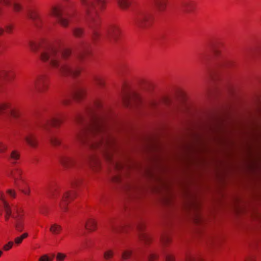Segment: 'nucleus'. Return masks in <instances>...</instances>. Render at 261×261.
Segmentation results:
<instances>
[{
	"instance_id": "nucleus-1",
	"label": "nucleus",
	"mask_w": 261,
	"mask_h": 261,
	"mask_svg": "<svg viewBox=\"0 0 261 261\" xmlns=\"http://www.w3.org/2000/svg\"><path fill=\"white\" fill-rule=\"evenodd\" d=\"M3 208L5 221L8 222L12 217L15 220V229L19 232L22 231L25 226V212L24 208L21 206L16 205L14 207L12 213L10 205L5 201L3 203Z\"/></svg>"
},
{
	"instance_id": "nucleus-2",
	"label": "nucleus",
	"mask_w": 261,
	"mask_h": 261,
	"mask_svg": "<svg viewBox=\"0 0 261 261\" xmlns=\"http://www.w3.org/2000/svg\"><path fill=\"white\" fill-rule=\"evenodd\" d=\"M152 17V15L149 12L138 10L134 14V23L137 27L145 29L150 25Z\"/></svg>"
},
{
	"instance_id": "nucleus-3",
	"label": "nucleus",
	"mask_w": 261,
	"mask_h": 261,
	"mask_svg": "<svg viewBox=\"0 0 261 261\" xmlns=\"http://www.w3.org/2000/svg\"><path fill=\"white\" fill-rule=\"evenodd\" d=\"M82 5L85 6V15L87 19L93 23H98L99 16L96 10L94 9V4L91 0H80Z\"/></svg>"
},
{
	"instance_id": "nucleus-4",
	"label": "nucleus",
	"mask_w": 261,
	"mask_h": 261,
	"mask_svg": "<svg viewBox=\"0 0 261 261\" xmlns=\"http://www.w3.org/2000/svg\"><path fill=\"white\" fill-rule=\"evenodd\" d=\"M49 87V79L44 74L39 75L34 81V89L38 93L46 92Z\"/></svg>"
},
{
	"instance_id": "nucleus-5",
	"label": "nucleus",
	"mask_w": 261,
	"mask_h": 261,
	"mask_svg": "<svg viewBox=\"0 0 261 261\" xmlns=\"http://www.w3.org/2000/svg\"><path fill=\"white\" fill-rule=\"evenodd\" d=\"M76 197V193L74 191H69L65 192L62 196L59 206L63 212L68 210V204Z\"/></svg>"
},
{
	"instance_id": "nucleus-6",
	"label": "nucleus",
	"mask_w": 261,
	"mask_h": 261,
	"mask_svg": "<svg viewBox=\"0 0 261 261\" xmlns=\"http://www.w3.org/2000/svg\"><path fill=\"white\" fill-rule=\"evenodd\" d=\"M23 171L21 169L15 168L12 169L8 174L9 177L14 179L15 185L17 187H21V182H24V178L22 176Z\"/></svg>"
},
{
	"instance_id": "nucleus-7",
	"label": "nucleus",
	"mask_w": 261,
	"mask_h": 261,
	"mask_svg": "<svg viewBox=\"0 0 261 261\" xmlns=\"http://www.w3.org/2000/svg\"><path fill=\"white\" fill-rule=\"evenodd\" d=\"M84 228L88 232L92 233L96 231L98 229L97 220L93 217L87 218L85 221Z\"/></svg>"
},
{
	"instance_id": "nucleus-8",
	"label": "nucleus",
	"mask_w": 261,
	"mask_h": 261,
	"mask_svg": "<svg viewBox=\"0 0 261 261\" xmlns=\"http://www.w3.org/2000/svg\"><path fill=\"white\" fill-rule=\"evenodd\" d=\"M122 98L124 106L127 107L129 105V83H124L122 88Z\"/></svg>"
},
{
	"instance_id": "nucleus-9",
	"label": "nucleus",
	"mask_w": 261,
	"mask_h": 261,
	"mask_svg": "<svg viewBox=\"0 0 261 261\" xmlns=\"http://www.w3.org/2000/svg\"><path fill=\"white\" fill-rule=\"evenodd\" d=\"M63 123L62 118L59 116H54L48 119L44 125V127L47 128L48 126L53 127H59Z\"/></svg>"
},
{
	"instance_id": "nucleus-10",
	"label": "nucleus",
	"mask_w": 261,
	"mask_h": 261,
	"mask_svg": "<svg viewBox=\"0 0 261 261\" xmlns=\"http://www.w3.org/2000/svg\"><path fill=\"white\" fill-rule=\"evenodd\" d=\"M15 74L12 70L2 69L0 70V81H9L14 79Z\"/></svg>"
},
{
	"instance_id": "nucleus-11",
	"label": "nucleus",
	"mask_w": 261,
	"mask_h": 261,
	"mask_svg": "<svg viewBox=\"0 0 261 261\" xmlns=\"http://www.w3.org/2000/svg\"><path fill=\"white\" fill-rule=\"evenodd\" d=\"M21 159V153L18 149L12 150L8 156V160L12 164H17Z\"/></svg>"
},
{
	"instance_id": "nucleus-12",
	"label": "nucleus",
	"mask_w": 261,
	"mask_h": 261,
	"mask_svg": "<svg viewBox=\"0 0 261 261\" xmlns=\"http://www.w3.org/2000/svg\"><path fill=\"white\" fill-rule=\"evenodd\" d=\"M57 53V50L55 48H51L47 51L42 52L40 55V60L43 62H47L50 60L52 57H54Z\"/></svg>"
},
{
	"instance_id": "nucleus-13",
	"label": "nucleus",
	"mask_w": 261,
	"mask_h": 261,
	"mask_svg": "<svg viewBox=\"0 0 261 261\" xmlns=\"http://www.w3.org/2000/svg\"><path fill=\"white\" fill-rule=\"evenodd\" d=\"M24 140L27 144L31 147L36 148L38 146V143L36 137L32 133L27 134L24 138Z\"/></svg>"
},
{
	"instance_id": "nucleus-14",
	"label": "nucleus",
	"mask_w": 261,
	"mask_h": 261,
	"mask_svg": "<svg viewBox=\"0 0 261 261\" xmlns=\"http://www.w3.org/2000/svg\"><path fill=\"white\" fill-rule=\"evenodd\" d=\"M63 14L62 7L60 5H53L50 10L49 15L51 16L60 18Z\"/></svg>"
},
{
	"instance_id": "nucleus-15",
	"label": "nucleus",
	"mask_w": 261,
	"mask_h": 261,
	"mask_svg": "<svg viewBox=\"0 0 261 261\" xmlns=\"http://www.w3.org/2000/svg\"><path fill=\"white\" fill-rule=\"evenodd\" d=\"M43 42V40H31L28 42L29 48L31 51L37 52Z\"/></svg>"
},
{
	"instance_id": "nucleus-16",
	"label": "nucleus",
	"mask_w": 261,
	"mask_h": 261,
	"mask_svg": "<svg viewBox=\"0 0 261 261\" xmlns=\"http://www.w3.org/2000/svg\"><path fill=\"white\" fill-rule=\"evenodd\" d=\"M49 231L52 235L58 236L63 231V227L58 223H53L49 226Z\"/></svg>"
},
{
	"instance_id": "nucleus-17",
	"label": "nucleus",
	"mask_w": 261,
	"mask_h": 261,
	"mask_svg": "<svg viewBox=\"0 0 261 261\" xmlns=\"http://www.w3.org/2000/svg\"><path fill=\"white\" fill-rule=\"evenodd\" d=\"M116 168L118 170H128L129 169V158L121 159L116 164Z\"/></svg>"
},
{
	"instance_id": "nucleus-18",
	"label": "nucleus",
	"mask_w": 261,
	"mask_h": 261,
	"mask_svg": "<svg viewBox=\"0 0 261 261\" xmlns=\"http://www.w3.org/2000/svg\"><path fill=\"white\" fill-rule=\"evenodd\" d=\"M193 9V4L189 1H183L180 6L181 11L185 13H190Z\"/></svg>"
},
{
	"instance_id": "nucleus-19",
	"label": "nucleus",
	"mask_w": 261,
	"mask_h": 261,
	"mask_svg": "<svg viewBox=\"0 0 261 261\" xmlns=\"http://www.w3.org/2000/svg\"><path fill=\"white\" fill-rule=\"evenodd\" d=\"M152 1L159 13L163 12L165 10L166 7V0H152Z\"/></svg>"
},
{
	"instance_id": "nucleus-20",
	"label": "nucleus",
	"mask_w": 261,
	"mask_h": 261,
	"mask_svg": "<svg viewBox=\"0 0 261 261\" xmlns=\"http://www.w3.org/2000/svg\"><path fill=\"white\" fill-rule=\"evenodd\" d=\"M115 255V250L112 249L106 250L103 253V259L105 261H112Z\"/></svg>"
},
{
	"instance_id": "nucleus-21",
	"label": "nucleus",
	"mask_w": 261,
	"mask_h": 261,
	"mask_svg": "<svg viewBox=\"0 0 261 261\" xmlns=\"http://www.w3.org/2000/svg\"><path fill=\"white\" fill-rule=\"evenodd\" d=\"M117 5L120 10L126 11L129 8V0H116Z\"/></svg>"
},
{
	"instance_id": "nucleus-22",
	"label": "nucleus",
	"mask_w": 261,
	"mask_h": 261,
	"mask_svg": "<svg viewBox=\"0 0 261 261\" xmlns=\"http://www.w3.org/2000/svg\"><path fill=\"white\" fill-rule=\"evenodd\" d=\"M22 193L26 196H30L31 194V189L28 182L24 180V182H21V187H18Z\"/></svg>"
},
{
	"instance_id": "nucleus-23",
	"label": "nucleus",
	"mask_w": 261,
	"mask_h": 261,
	"mask_svg": "<svg viewBox=\"0 0 261 261\" xmlns=\"http://www.w3.org/2000/svg\"><path fill=\"white\" fill-rule=\"evenodd\" d=\"M86 94L87 91L85 89H79L75 92L74 97L77 100H80L84 98Z\"/></svg>"
},
{
	"instance_id": "nucleus-24",
	"label": "nucleus",
	"mask_w": 261,
	"mask_h": 261,
	"mask_svg": "<svg viewBox=\"0 0 261 261\" xmlns=\"http://www.w3.org/2000/svg\"><path fill=\"white\" fill-rule=\"evenodd\" d=\"M60 71L64 75H71L72 69L69 65H63L60 68Z\"/></svg>"
},
{
	"instance_id": "nucleus-25",
	"label": "nucleus",
	"mask_w": 261,
	"mask_h": 261,
	"mask_svg": "<svg viewBox=\"0 0 261 261\" xmlns=\"http://www.w3.org/2000/svg\"><path fill=\"white\" fill-rule=\"evenodd\" d=\"M131 96L132 106L133 105V103H135L136 105H139L142 102V98L139 94L132 91Z\"/></svg>"
},
{
	"instance_id": "nucleus-26",
	"label": "nucleus",
	"mask_w": 261,
	"mask_h": 261,
	"mask_svg": "<svg viewBox=\"0 0 261 261\" xmlns=\"http://www.w3.org/2000/svg\"><path fill=\"white\" fill-rule=\"evenodd\" d=\"M140 239L145 244L149 243L151 240V238L149 234L145 232H141L139 234Z\"/></svg>"
},
{
	"instance_id": "nucleus-27",
	"label": "nucleus",
	"mask_w": 261,
	"mask_h": 261,
	"mask_svg": "<svg viewBox=\"0 0 261 261\" xmlns=\"http://www.w3.org/2000/svg\"><path fill=\"white\" fill-rule=\"evenodd\" d=\"M60 163L65 167H69L73 163L72 159L68 156H63L60 159Z\"/></svg>"
},
{
	"instance_id": "nucleus-28",
	"label": "nucleus",
	"mask_w": 261,
	"mask_h": 261,
	"mask_svg": "<svg viewBox=\"0 0 261 261\" xmlns=\"http://www.w3.org/2000/svg\"><path fill=\"white\" fill-rule=\"evenodd\" d=\"M29 236L28 232H24L21 236L17 237L14 239V243L16 245H18L22 243L23 240L27 238Z\"/></svg>"
},
{
	"instance_id": "nucleus-29",
	"label": "nucleus",
	"mask_w": 261,
	"mask_h": 261,
	"mask_svg": "<svg viewBox=\"0 0 261 261\" xmlns=\"http://www.w3.org/2000/svg\"><path fill=\"white\" fill-rule=\"evenodd\" d=\"M93 2L94 4V9L96 10V7H98L99 9H103L106 6V0H93Z\"/></svg>"
},
{
	"instance_id": "nucleus-30",
	"label": "nucleus",
	"mask_w": 261,
	"mask_h": 261,
	"mask_svg": "<svg viewBox=\"0 0 261 261\" xmlns=\"http://www.w3.org/2000/svg\"><path fill=\"white\" fill-rule=\"evenodd\" d=\"M130 258V251L126 249L122 251L121 256V261H127Z\"/></svg>"
},
{
	"instance_id": "nucleus-31",
	"label": "nucleus",
	"mask_w": 261,
	"mask_h": 261,
	"mask_svg": "<svg viewBox=\"0 0 261 261\" xmlns=\"http://www.w3.org/2000/svg\"><path fill=\"white\" fill-rule=\"evenodd\" d=\"M186 261H202V258L199 256L188 254L186 255Z\"/></svg>"
},
{
	"instance_id": "nucleus-32",
	"label": "nucleus",
	"mask_w": 261,
	"mask_h": 261,
	"mask_svg": "<svg viewBox=\"0 0 261 261\" xmlns=\"http://www.w3.org/2000/svg\"><path fill=\"white\" fill-rule=\"evenodd\" d=\"M11 103L9 102H2L0 103V113L4 112L11 108Z\"/></svg>"
},
{
	"instance_id": "nucleus-33",
	"label": "nucleus",
	"mask_w": 261,
	"mask_h": 261,
	"mask_svg": "<svg viewBox=\"0 0 261 261\" xmlns=\"http://www.w3.org/2000/svg\"><path fill=\"white\" fill-rule=\"evenodd\" d=\"M28 17L33 20H37L39 18V15L38 12L34 10H30L28 13Z\"/></svg>"
},
{
	"instance_id": "nucleus-34",
	"label": "nucleus",
	"mask_w": 261,
	"mask_h": 261,
	"mask_svg": "<svg viewBox=\"0 0 261 261\" xmlns=\"http://www.w3.org/2000/svg\"><path fill=\"white\" fill-rule=\"evenodd\" d=\"M71 53L72 50L70 48H65L62 52V57L64 59H67L71 56Z\"/></svg>"
},
{
	"instance_id": "nucleus-35",
	"label": "nucleus",
	"mask_w": 261,
	"mask_h": 261,
	"mask_svg": "<svg viewBox=\"0 0 261 261\" xmlns=\"http://www.w3.org/2000/svg\"><path fill=\"white\" fill-rule=\"evenodd\" d=\"M94 81L95 84L100 87H103L106 85V82L105 80L100 77H96L94 79Z\"/></svg>"
},
{
	"instance_id": "nucleus-36",
	"label": "nucleus",
	"mask_w": 261,
	"mask_h": 261,
	"mask_svg": "<svg viewBox=\"0 0 261 261\" xmlns=\"http://www.w3.org/2000/svg\"><path fill=\"white\" fill-rule=\"evenodd\" d=\"M22 6L19 2L15 1L13 3V10L15 12H19L22 10Z\"/></svg>"
},
{
	"instance_id": "nucleus-37",
	"label": "nucleus",
	"mask_w": 261,
	"mask_h": 261,
	"mask_svg": "<svg viewBox=\"0 0 261 261\" xmlns=\"http://www.w3.org/2000/svg\"><path fill=\"white\" fill-rule=\"evenodd\" d=\"M171 241L170 236L167 234H164L161 238V242L163 246H165Z\"/></svg>"
},
{
	"instance_id": "nucleus-38",
	"label": "nucleus",
	"mask_w": 261,
	"mask_h": 261,
	"mask_svg": "<svg viewBox=\"0 0 261 261\" xmlns=\"http://www.w3.org/2000/svg\"><path fill=\"white\" fill-rule=\"evenodd\" d=\"M73 34L76 37H81L84 34V30L82 28H75L73 31Z\"/></svg>"
},
{
	"instance_id": "nucleus-39",
	"label": "nucleus",
	"mask_w": 261,
	"mask_h": 261,
	"mask_svg": "<svg viewBox=\"0 0 261 261\" xmlns=\"http://www.w3.org/2000/svg\"><path fill=\"white\" fill-rule=\"evenodd\" d=\"M10 115L11 117L14 118H17L19 117L20 112L18 109L16 108H13L10 110Z\"/></svg>"
},
{
	"instance_id": "nucleus-40",
	"label": "nucleus",
	"mask_w": 261,
	"mask_h": 261,
	"mask_svg": "<svg viewBox=\"0 0 261 261\" xmlns=\"http://www.w3.org/2000/svg\"><path fill=\"white\" fill-rule=\"evenodd\" d=\"M67 257V255L65 253L58 252L57 253L56 259V261H64Z\"/></svg>"
},
{
	"instance_id": "nucleus-41",
	"label": "nucleus",
	"mask_w": 261,
	"mask_h": 261,
	"mask_svg": "<svg viewBox=\"0 0 261 261\" xmlns=\"http://www.w3.org/2000/svg\"><path fill=\"white\" fill-rule=\"evenodd\" d=\"M59 23L63 27H67L69 25V21L68 19L64 18H59Z\"/></svg>"
},
{
	"instance_id": "nucleus-42",
	"label": "nucleus",
	"mask_w": 261,
	"mask_h": 261,
	"mask_svg": "<svg viewBox=\"0 0 261 261\" xmlns=\"http://www.w3.org/2000/svg\"><path fill=\"white\" fill-rule=\"evenodd\" d=\"M53 256L44 254L39 258L38 261H53Z\"/></svg>"
},
{
	"instance_id": "nucleus-43",
	"label": "nucleus",
	"mask_w": 261,
	"mask_h": 261,
	"mask_svg": "<svg viewBox=\"0 0 261 261\" xmlns=\"http://www.w3.org/2000/svg\"><path fill=\"white\" fill-rule=\"evenodd\" d=\"M8 150V146L2 142H0V153H6Z\"/></svg>"
},
{
	"instance_id": "nucleus-44",
	"label": "nucleus",
	"mask_w": 261,
	"mask_h": 261,
	"mask_svg": "<svg viewBox=\"0 0 261 261\" xmlns=\"http://www.w3.org/2000/svg\"><path fill=\"white\" fill-rule=\"evenodd\" d=\"M82 180L81 178H76L73 179L71 182V185L73 188H76L81 185Z\"/></svg>"
},
{
	"instance_id": "nucleus-45",
	"label": "nucleus",
	"mask_w": 261,
	"mask_h": 261,
	"mask_svg": "<svg viewBox=\"0 0 261 261\" xmlns=\"http://www.w3.org/2000/svg\"><path fill=\"white\" fill-rule=\"evenodd\" d=\"M7 194L9 195V196L12 198L14 199L16 197V191L14 189H9L7 191Z\"/></svg>"
},
{
	"instance_id": "nucleus-46",
	"label": "nucleus",
	"mask_w": 261,
	"mask_h": 261,
	"mask_svg": "<svg viewBox=\"0 0 261 261\" xmlns=\"http://www.w3.org/2000/svg\"><path fill=\"white\" fill-rule=\"evenodd\" d=\"M13 245H14V242L12 241H10L8 243H7L6 244H5L3 246V248L5 251H9L13 247Z\"/></svg>"
},
{
	"instance_id": "nucleus-47",
	"label": "nucleus",
	"mask_w": 261,
	"mask_h": 261,
	"mask_svg": "<svg viewBox=\"0 0 261 261\" xmlns=\"http://www.w3.org/2000/svg\"><path fill=\"white\" fill-rule=\"evenodd\" d=\"M50 64L54 67H57L59 65V61L58 60L55 59L54 57H52L50 60Z\"/></svg>"
},
{
	"instance_id": "nucleus-48",
	"label": "nucleus",
	"mask_w": 261,
	"mask_h": 261,
	"mask_svg": "<svg viewBox=\"0 0 261 261\" xmlns=\"http://www.w3.org/2000/svg\"><path fill=\"white\" fill-rule=\"evenodd\" d=\"M148 261H155L158 258V255L154 253H151L147 255Z\"/></svg>"
},
{
	"instance_id": "nucleus-49",
	"label": "nucleus",
	"mask_w": 261,
	"mask_h": 261,
	"mask_svg": "<svg viewBox=\"0 0 261 261\" xmlns=\"http://www.w3.org/2000/svg\"><path fill=\"white\" fill-rule=\"evenodd\" d=\"M119 32V29L116 27H113L110 29L109 33L110 35L113 36L115 34Z\"/></svg>"
},
{
	"instance_id": "nucleus-50",
	"label": "nucleus",
	"mask_w": 261,
	"mask_h": 261,
	"mask_svg": "<svg viewBox=\"0 0 261 261\" xmlns=\"http://www.w3.org/2000/svg\"><path fill=\"white\" fill-rule=\"evenodd\" d=\"M13 0H0V5H2L5 6H10Z\"/></svg>"
},
{
	"instance_id": "nucleus-51",
	"label": "nucleus",
	"mask_w": 261,
	"mask_h": 261,
	"mask_svg": "<svg viewBox=\"0 0 261 261\" xmlns=\"http://www.w3.org/2000/svg\"><path fill=\"white\" fill-rule=\"evenodd\" d=\"M165 257L166 261H174V256L169 253H165Z\"/></svg>"
},
{
	"instance_id": "nucleus-52",
	"label": "nucleus",
	"mask_w": 261,
	"mask_h": 261,
	"mask_svg": "<svg viewBox=\"0 0 261 261\" xmlns=\"http://www.w3.org/2000/svg\"><path fill=\"white\" fill-rule=\"evenodd\" d=\"M194 221L195 223L198 224L202 221V217L200 215H197L195 216Z\"/></svg>"
},
{
	"instance_id": "nucleus-53",
	"label": "nucleus",
	"mask_w": 261,
	"mask_h": 261,
	"mask_svg": "<svg viewBox=\"0 0 261 261\" xmlns=\"http://www.w3.org/2000/svg\"><path fill=\"white\" fill-rule=\"evenodd\" d=\"M50 141L51 144L54 145H58L61 143L60 140L56 138H51Z\"/></svg>"
},
{
	"instance_id": "nucleus-54",
	"label": "nucleus",
	"mask_w": 261,
	"mask_h": 261,
	"mask_svg": "<svg viewBox=\"0 0 261 261\" xmlns=\"http://www.w3.org/2000/svg\"><path fill=\"white\" fill-rule=\"evenodd\" d=\"M14 29V26L12 24L8 25L5 28V31L7 33H10L12 32Z\"/></svg>"
},
{
	"instance_id": "nucleus-55",
	"label": "nucleus",
	"mask_w": 261,
	"mask_h": 261,
	"mask_svg": "<svg viewBox=\"0 0 261 261\" xmlns=\"http://www.w3.org/2000/svg\"><path fill=\"white\" fill-rule=\"evenodd\" d=\"M81 72V70L80 69L72 70V74H71V75L75 76H78L79 75H80Z\"/></svg>"
},
{
	"instance_id": "nucleus-56",
	"label": "nucleus",
	"mask_w": 261,
	"mask_h": 261,
	"mask_svg": "<svg viewBox=\"0 0 261 261\" xmlns=\"http://www.w3.org/2000/svg\"><path fill=\"white\" fill-rule=\"evenodd\" d=\"M104 155L107 160H111L112 159V155L109 154L108 152H106Z\"/></svg>"
},
{
	"instance_id": "nucleus-57",
	"label": "nucleus",
	"mask_w": 261,
	"mask_h": 261,
	"mask_svg": "<svg viewBox=\"0 0 261 261\" xmlns=\"http://www.w3.org/2000/svg\"><path fill=\"white\" fill-rule=\"evenodd\" d=\"M112 180L115 182H118L120 180V178L118 176H116L113 178Z\"/></svg>"
},
{
	"instance_id": "nucleus-58",
	"label": "nucleus",
	"mask_w": 261,
	"mask_h": 261,
	"mask_svg": "<svg viewBox=\"0 0 261 261\" xmlns=\"http://www.w3.org/2000/svg\"><path fill=\"white\" fill-rule=\"evenodd\" d=\"M245 261H254V258L253 256L247 257Z\"/></svg>"
},
{
	"instance_id": "nucleus-59",
	"label": "nucleus",
	"mask_w": 261,
	"mask_h": 261,
	"mask_svg": "<svg viewBox=\"0 0 261 261\" xmlns=\"http://www.w3.org/2000/svg\"><path fill=\"white\" fill-rule=\"evenodd\" d=\"M3 198V193L1 191H0V199H2Z\"/></svg>"
},
{
	"instance_id": "nucleus-60",
	"label": "nucleus",
	"mask_w": 261,
	"mask_h": 261,
	"mask_svg": "<svg viewBox=\"0 0 261 261\" xmlns=\"http://www.w3.org/2000/svg\"><path fill=\"white\" fill-rule=\"evenodd\" d=\"M4 33V30L2 28H0V36L2 35Z\"/></svg>"
},
{
	"instance_id": "nucleus-61",
	"label": "nucleus",
	"mask_w": 261,
	"mask_h": 261,
	"mask_svg": "<svg viewBox=\"0 0 261 261\" xmlns=\"http://www.w3.org/2000/svg\"><path fill=\"white\" fill-rule=\"evenodd\" d=\"M214 53H215V54L216 55H218V54H219L218 51V50H215V49L214 50Z\"/></svg>"
},
{
	"instance_id": "nucleus-62",
	"label": "nucleus",
	"mask_w": 261,
	"mask_h": 261,
	"mask_svg": "<svg viewBox=\"0 0 261 261\" xmlns=\"http://www.w3.org/2000/svg\"><path fill=\"white\" fill-rule=\"evenodd\" d=\"M3 214V210L0 207V216Z\"/></svg>"
},
{
	"instance_id": "nucleus-63",
	"label": "nucleus",
	"mask_w": 261,
	"mask_h": 261,
	"mask_svg": "<svg viewBox=\"0 0 261 261\" xmlns=\"http://www.w3.org/2000/svg\"><path fill=\"white\" fill-rule=\"evenodd\" d=\"M121 228H122V231H124V230L123 229L124 226H121Z\"/></svg>"
},
{
	"instance_id": "nucleus-64",
	"label": "nucleus",
	"mask_w": 261,
	"mask_h": 261,
	"mask_svg": "<svg viewBox=\"0 0 261 261\" xmlns=\"http://www.w3.org/2000/svg\"><path fill=\"white\" fill-rule=\"evenodd\" d=\"M2 254H3L2 251L0 250V257L2 256Z\"/></svg>"
}]
</instances>
